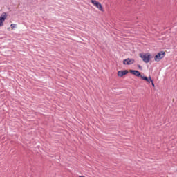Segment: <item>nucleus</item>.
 Segmentation results:
<instances>
[{
    "label": "nucleus",
    "instance_id": "obj_1",
    "mask_svg": "<svg viewBox=\"0 0 177 177\" xmlns=\"http://www.w3.org/2000/svg\"><path fill=\"white\" fill-rule=\"evenodd\" d=\"M165 57V51H160L155 57L154 60L155 62H160Z\"/></svg>",
    "mask_w": 177,
    "mask_h": 177
},
{
    "label": "nucleus",
    "instance_id": "obj_2",
    "mask_svg": "<svg viewBox=\"0 0 177 177\" xmlns=\"http://www.w3.org/2000/svg\"><path fill=\"white\" fill-rule=\"evenodd\" d=\"M150 54L149 53H140V57H141V59H142L144 63H149V62H150L151 60V57H150Z\"/></svg>",
    "mask_w": 177,
    "mask_h": 177
},
{
    "label": "nucleus",
    "instance_id": "obj_3",
    "mask_svg": "<svg viewBox=\"0 0 177 177\" xmlns=\"http://www.w3.org/2000/svg\"><path fill=\"white\" fill-rule=\"evenodd\" d=\"M91 3L94 5L97 9L100 10V12H104V10L103 9V6H102V3H100L99 1H97L96 0H91Z\"/></svg>",
    "mask_w": 177,
    "mask_h": 177
},
{
    "label": "nucleus",
    "instance_id": "obj_4",
    "mask_svg": "<svg viewBox=\"0 0 177 177\" xmlns=\"http://www.w3.org/2000/svg\"><path fill=\"white\" fill-rule=\"evenodd\" d=\"M142 80H143L144 81H146L147 82H148V84H150V82H151V85L152 86H155L154 85V82H153V80H151V77L149 76V78L146 76H141Z\"/></svg>",
    "mask_w": 177,
    "mask_h": 177
},
{
    "label": "nucleus",
    "instance_id": "obj_5",
    "mask_svg": "<svg viewBox=\"0 0 177 177\" xmlns=\"http://www.w3.org/2000/svg\"><path fill=\"white\" fill-rule=\"evenodd\" d=\"M133 63H135V59L131 58H127L123 61V64H127V66H131Z\"/></svg>",
    "mask_w": 177,
    "mask_h": 177
},
{
    "label": "nucleus",
    "instance_id": "obj_6",
    "mask_svg": "<svg viewBox=\"0 0 177 177\" xmlns=\"http://www.w3.org/2000/svg\"><path fill=\"white\" fill-rule=\"evenodd\" d=\"M130 73L131 74L136 75V77H140L141 78L142 77H143V75L140 74V72L139 71L130 70Z\"/></svg>",
    "mask_w": 177,
    "mask_h": 177
},
{
    "label": "nucleus",
    "instance_id": "obj_7",
    "mask_svg": "<svg viewBox=\"0 0 177 177\" xmlns=\"http://www.w3.org/2000/svg\"><path fill=\"white\" fill-rule=\"evenodd\" d=\"M6 19V14L4 13L3 15H1L0 17V27H2L3 26V21Z\"/></svg>",
    "mask_w": 177,
    "mask_h": 177
},
{
    "label": "nucleus",
    "instance_id": "obj_8",
    "mask_svg": "<svg viewBox=\"0 0 177 177\" xmlns=\"http://www.w3.org/2000/svg\"><path fill=\"white\" fill-rule=\"evenodd\" d=\"M127 74H128V70L118 71V77H124V75H127Z\"/></svg>",
    "mask_w": 177,
    "mask_h": 177
},
{
    "label": "nucleus",
    "instance_id": "obj_9",
    "mask_svg": "<svg viewBox=\"0 0 177 177\" xmlns=\"http://www.w3.org/2000/svg\"><path fill=\"white\" fill-rule=\"evenodd\" d=\"M16 25L15 24H12L11 25H10V27H11V28H15V26Z\"/></svg>",
    "mask_w": 177,
    "mask_h": 177
},
{
    "label": "nucleus",
    "instance_id": "obj_10",
    "mask_svg": "<svg viewBox=\"0 0 177 177\" xmlns=\"http://www.w3.org/2000/svg\"><path fill=\"white\" fill-rule=\"evenodd\" d=\"M138 67H139V68H142V66L140 65H138Z\"/></svg>",
    "mask_w": 177,
    "mask_h": 177
}]
</instances>
